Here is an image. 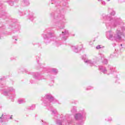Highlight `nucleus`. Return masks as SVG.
I'll return each instance as SVG.
<instances>
[{
    "mask_svg": "<svg viewBox=\"0 0 125 125\" xmlns=\"http://www.w3.org/2000/svg\"><path fill=\"white\" fill-rule=\"evenodd\" d=\"M121 46H123V44H121Z\"/></svg>",
    "mask_w": 125,
    "mask_h": 125,
    "instance_id": "c9c22d12",
    "label": "nucleus"
},
{
    "mask_svg": "<svg viewBox=\"0 0 125 125\" xmlns=\"http://www.w3.org/2000/svg\"><path fill=\"white\" fill-rule=\"evenodd\" d=\"M104 19H107V21L105 22V25L107 29H113L117 26H119L116 32V34L114 36V32L111 31H107L106 36L107 39L110 41H121L122 36H125V24L121 19H113L110 16L103 15Z\"/></svg>",
    "mask_w": 125,
    "mask_h": 125,
    "instance_id": "f257e3e1",
    "label": "nucleus"
},
{
    "mask_svg": "<svg viewBox=\"0 0 125 125\" xmlns=\"http://www.w3.org/2000/svg\"><path fill=\"white\" fill-rule=\"evenodd\" d=\"M99 0V1L100 0Z\"/></svg>",
    "mask_w": 125,
    "mask_h": 125,
    "instance_id": "37998d69",
    "label": "nucleus"
},
{
    "mask_svg": "<svg viewBox=\"0 0 125 125\" xmlns=\"http://www.w3.org/2000/svg\"><path fill=\"white\" fill-rule=\"evenodd\" d=\"M105 121H106V122H112V118L109 117L108 118L105 119Z\"/></svg>",
    "mask_w": 125,
    "mask_h": 125,
    "instance_id": "4be33fe9",
    "label": "nucleus"
},
{
    "mask_svg": "<svg viewBox=\"0 0 125 125\" xmlns=\"http://www.w3.org/2000/svg\"><path fill=\"white\" fill-rule=\"evenodd\" d=\"M102 4H103V5H106V2L102 0Z\"/></svg>",
    "mask_w": 125,
    "mask_h": 125,
    "instance_id": "393cba45",
    "label": "nucleus"
},
{
    "mask_svg": "<svg viewBox=\"0 0 125 125\" xmlns=\"http://www.w3.org/2000/svg\"><path fill=\"white\" fill-rule=\"evenodd\" d=\"M103 64H108V60L106 59H104L103 61Z\"/></svg>",
    "mask_w": 125,
    "mask_h": 125,
    "instance_id": "5701e85b",
    "label": "nucleus"
},
{
    "mask_svg": "<svg viewBox=\"0 0 125 125\" xmlns=\"http://www.w3.org/2000/svg\"><path fill=\"white\" fill-rule=\"evenodd\" d=\"M99 70L103 74H106V75H111V74L117 75V74H119V72L117 71L116 67H114L111 65H108V70L104 66L100 65L99 66Z\"/></svg>",
    "mask_w": 125,
    "mask_h": 125,
    "instance_id": "39448f33",
    "label": "nucleus"
},
{
    "mask_svg": "<svg viewBox=\"0 0 125 125\" xmlns=\"http://www.w3.org/2000/svg\"><path fill=\"white\" fill-rule=\"evenodd\" d=\"M51 16H54L53 25L58 26L59 29H64L65 28V17L64 15L60 14L57 15V14L52 13Z\"/></svg>",
    "mask_w": 125,
    "mask_h": 125,
    "instance_id": "f03ea898",
    "label": "nucleus"
},
{
    "mask_svg": "<svg viewBox=\"0 0 125 125\" xmlns=\"http://www.w3.org/2000/svg\"><path fill=\"white\" fill-rule=\"evenodd\" d=\"M28 110H34L36 109V105L33 104L31 106L28 107Z\"/></svg>",
    "mask_w": 125,
    "mask_h": 125,
    "instance_id": "6ab92c4d",
    "label": "nucleus"
},
{
    "mask_svg": "<svg viewBox=\"0 0 125 125\" xmlns=\"http://www.w3.org/2000/svg\"><path fill=\"white\" fill-rule=\"evenodd\" d=\"M65 123V125H67L66 123H67V125H70V124H71V121H69V120L67 121V120H64L62 122L60 120H58L56 122L57 125H63V124H64Z\"/></svg>",
    "mask_w": 125,
    "mask_h": 125,
    "instance_id": "4468645a",
    "label": "nucleus"
},
{
    "mask_svg": "<svg viewBox=\"0 0 125 125\" xmlns=\"http://www.w3.org/2000/svg\"><path fill=\"white\" fill-rule=\"evenodd\" d=\"M82 48H83V45H77L71 46V49L73 50V51L76 52V53H78L79 51L82 50Z\"/></svg>",
    "mask_w": 125,
    "mask_h": 125,
    "instance_id": "9d476101",
    "label": "nucleus"
},
{
    "mask_svg": "<svg viewBox=\"0 0 125 125\" xmlns=\"http://www.w3.org/2000/svg\"><path fill=\"white\" fill-rule=\"evenodd\" d=\"M15 41H17V39H15Z\"/></svg>",
    "mask_w": 125,
    "mask_h": 125,
    "instance_id": "58836bf2",
    "label": "nucleus"
},
{
    "mask_svg": "<svg viewBox=\"0 0 125 125\" xmlns=\"http://www.w3.org/2000/svg\"><path fill=\"white\" fill-rule=\"evenodd\" d=\"M14 2L11 1V2L10 3V5H11V6H12L14 5Z\"/></svg>",
    "mask_w": 125,
    "mask_h": 125,
    "instance_id": "bb28decb",
    "label": "nucleus"
},
{
    "mask_svg": "<svg viewBox=\"0 0 125 125\" xmlns=\"http://www.w3.org/2000/svg\"><path fill=\"white\" fill-rule=\"evenodd\" d=\"M113 46H115L116 45V44L114 43L113 44Z\"/></svg>",
    "mask_w": 125,
    "mask_h": 125,
    "instance_id": "473e14b6",
    "label": "nucleus"
},
{
    "mask_svg": "<svg viewBox=\"0 0 125 125\" xmlns=\"http://www.w3.org/2000/svg\"><path fill=\"white\" fill-rule=\"evenodd\" d=\"M9 119H12V117L11 116L10 118L9 117Z\"/></svg>",
    "mask_w": 125,
    "mask_h": 125,
    "instance_id": "2f4dec72",
    "label": "nucleus"
},
{
    "mask_svg": "<svg viewBox=\"0 0 125 125\" xmlns=\"http://www.w3.org/2000/svg\"><path fill=\"white\" fill-rule=\"evenodd\" d=\"M23 14V13H22V12H20V15H21V16H22V14Z\"/></svg>",
    "mask_w": 125,
    "mask_h": 125,
    "instance_id": "7c9ffc66",
    "label": "nucleus"
},
{
    "mask_svg": "<svg viewBox=\"0 0 125 125\" xmlns=\"http://www.w3.org/2000/svg\"><path fill=\"white\" fill-rule=\"evenodd\" d=\"M93 89V87L89 86L87 88H86V90H90V89Z\"/></svg>",
    "mask_w": 125,
    "mask_h": 125,
    "instance_id": "b1692460",
    "label": "nucleus"
},
{
    "mask_svg": "<svg viewBox=\"0 0 125 125\" xmlns=\"http://www.w3.org/2000/svg\"><path fill=\"white\" fill-rule=\"evenodd\" d=\"M62 33L60 35V38H61L62 41H66L69 36V31L66 29H64Z\"/></svg>",
    "mask_w": 125,
    "mask_h": 125,
    "instance_id": "1a4fd4ad",
    "label": "nucleus"
},
{
    "mask_svg": "<svg viewBox=\"0 0 125 125\" xmlns=\"http://www.w3.org/2000/svg\"><path fill=\"white\" fill-rule=\"evenodd\" d=\"M107 1H110V0H106Z\"/></svg>",
    "mask_w": 125,
    "mask_h": 125,
    "instance_id": "e433bc0d",
    "label": "nucleus"
},
{
    "mask_svg": "<svg viewBox=\"0 0 125 125\" xmlns=\"http://www.w3.org/2000/svg\"><path fill=\"white\" fill-rule=\"evenodd\" d=\"M73 36H75V34H74Z\"/></svg>",
    "mask_w": 125,
    "mask_h": 125,
    "instance_id": "79ce46f5",
    "label": "nucleus"
},
{
    "mask_svg": "<svg viewBox=\"0 0 125 125\" xmlns=\"http://www.w3.org/2000/svg\"><path fill=\"white\" fill-rule=\"evenodd\" d=\"M46 106L47 107L49 111H51V112H52V115H56V114H57V110L53 108L52 106L47 105Z\"/></svg>",
    "mask_w": 125,
    "mask_h": 125,
    "instance_id": "ddd939ff",
    "label": "nucleus"
},
{
    "mask_svg": "<svg viewBox=\"0 0 125 125\" xmlns=\"http://www.w3.org/2000/svg\"><path fill=\"white\" fill-rule=\"evenodd\" d=\"M116 14V12H115V11H112V12H111V13H110V15H105V14H103V18H104V20H106V23H107V22H108V19H104V17L103 16L104 15H105V16H110V17H111V18H113V19H121V18H113V17H112V16H111V15H112V16H114V15H115Z\"/></svg>",
    "mask_w": 125,
    "mask_h": 125,
    "instance_id": "9b49d317",
    "label": "nucleus"
},
{
    "mask_svg": "<svg viewBox=\"0 0 125 125\" xmlns=\"http://www.w3.org/2000/svg\"><path fill=\"white\" fill-rule=\"evenodd\" d=\"M37 62L39 63V61L38 60V58H37Z\"/></svg>",
    "mask_w": 125,
    "mask_h": 125,
    "instance_id": "72a5a7b5",
    "label": "nucleus"
},
{
    "mask_svg": "<svg viewBox=\"0 0 125 125\" xmlns=\"http://www.w3.org/2000/svg\"><path fill=\"white\" fill-rule=\"evenodd\" d=\"M30 83H34V81H33V80H30Z\"/></svg>",
    "mask_w": 125,
    "mask_h": 125,
    "instance_id": "c85d7f7f",
    "label": "nucleus"
},
{
    "mask_svg": "<svg viewBox=\"0 0 125 125\" xmlns=\"http://www.w3.org/2000/svg\"><path fill=\"white\" fill-rule=\"evenodd\" d=\"M33 75L34 76V79H36V80H42V76H41V74L39 73H33Z\"/></svg>",
    "mask_w": 125,
    "mask_h": 125,
    "instance_id": "2eb2a0df",
    "label": "nucleus"
},
{
    "mask_svg": "<svg viewBox=\"0 0 125 125\" xmlns=\"http://www.w3.org/2000/svg\"><path fill=\"white\" fill-rule=\"evenodd\" d=\"M109 10H112V9H109Z\"/></svg>",
    "mask_w": 125,
    "mask_h": 125,
    "instance_id": "ea45409f",
    "label": "nucleus"
},
{
    "mask_svg": "<svg viewBox=\"0 0 125 125\" xmlns=\"http://www.w3.org/2000/svg\"><path fill=\"white\" fill-rule=\"evenodd\" d=\"M18 102L19 104H23V103H25V102H26V101L24 99H20Z\"/></svg>",
    "mask_w": 125,
    "mask_h": 125,
    "instance_id": "a211bd4d",
    "label": "nucleus"
},
{
    "mask_svg": "<svg viewBox=\"0 0 125 125\" xmlns=\"http://www.w3.org/2000/svg\"><path fill=\"white\" fill-rule=\"evenodd\" d=\"M0 122L3 123V122H6L9 119V115H6L5 114H2L1 117H0Z\"/></svg>",
    "mask_w": 125,
    "mask_h": 125,
    "instance_id": "f8f14e48",
    "label": "nucleus"
},
{
    "mask_svg": "<svg viewBox=\"0 0 125 125\" xmlns=\"http://www.w3.org/2000/svg\"><path fill=\"white\" fill-rule=\"evenodd\" d=\"M13 39L14 40V39H15V37H13Z\"/></svg>",
    "mask_w": 125,
    "mask_h": 125,
    "instance_id": "f704fd0d",
    "label": "nucleus"
},
{
    "mask_svg": "<svg viewBox=\"0 0 125 125\" xmlns=\"http://www.w3.org/2000/svg\"><path fill=\"white\" fill-rule=\"evenodd\" d=\"M38 59H40V57H38Z\"/></svg>",
    "mask_w": 125,
    "mask_h": 125,
    "instance_id": "4c0bfd02",
    "label": "nucleus"
},
{
    "mask_svg": "<svg viewBox=\"0 0 125 125\" xmlns=\"http://www.w3.org/2000/svg\"><path fill=\"white\" fill-rule=\"evenodd\" d=\"M52 71L53 72L54 74H57V73H58V70L56 68H53Z\"/></svg>",
    "mask_w": 125,
    "mask_h": 125,
    "instance_id": "412c9836",
    "label": "nucleus"
},
{
    "mask_svg": "<svg viewBox=\"0 0 125 125\" xmlns=\"http://www.w3.org/2000/svg\"><path fill=\"white\" fill-rule=\"evenodd\" d=\"M56 44L57 46H59V44H58V43H56Z\"/></svg>",
    "mask_w": 125,
    "mask_h": 125,
    "instance_id": "c756f323",
    "label": "nucleus"
},
{
    "mask_svg": "<svg viewBox=\"0 0 125 125\" xmlns=\"http://www.w3.org/2000/svg\"><path fill=\"white\" fill-rule=\"evenodd\" d=\"M42 37L43 38L45 43H48V42H49V40H50L51 38L54 37V34L51 33L50 30L47 29L44 31Z\"/></svg>",
    "mask_w": 125,
    "mask_h": 125,
    "instance_id": "423d86ee",
    "label": "nucleus"
},
{
    "mask_svg": "<svg viewBox=\"0 0 125 125\" xmlns=\"http://www.w3.org/2000/svg\"><path fill=\"white\" fill-rule=\"evenodd\" d=\"M52 0V1H53V0Z\"/></svg>",
    "mask_w": 125,
    "mask_h": 125,
    "instance_id": "a19ab883",
    "label": "nucleus"
},
{
    "mask_svg": "<svg viewBox=\"0 0 125 125\" xmlns=\"http://www.w3.org/2000/svg\"><path fill=\"white\" fill-rule=\"evenodd\" d=\"M29 20H31V21H33L35 18H36V16H35V15H34V13H30L29 15Z\"/></svg>",
    "mask_w": 125,
    "mask_h": 125,
    "instance_id": "dca6fc26",
    "label": "nucleus"
},
{
    "mask_svg": "<svg viewBox=\"0 0 125 125\" xmlns=\"http://www.w3.org/2000/svg\"><path fill=\"white\" fill-rule=\"evenodd\" d=\"M85 57H86V56L83 55L82 57L83 60H84V62L85 63H86L87 64H88L91 67H92V66H94V65L96 64V61H92L90 60L85 59Z\"/></svg>",
    "mask_w": 125,
    "mask_h": 125,
    "instance_id": "6e6552de",
    "label": "nucleus"
},
{
    "mask_svg": "<svg viewBox=\"0 0 125 125\" xmlns=\"http://www.w3.org/2000/svg\"><path fill=\"white\" fill-rule=\"evenodd\" d=\"M100 58H102V57H103V56H104V55L103 54H100Z\"/></svg>",
    "mask_w": 125,
    "mask_h": 125,
    "instance_id": "cd10ccee",
    "label": "nucleus"
},
{
    "mask_svg": "<svg viewBox=\"0 0 125 125\" xmlns=\"http://www.w3.org/2000/svg\"><path fill=\"white\" fill-rule=\"evenodd\" d=\"M85 116H86V113L84 110H82L80 111V113L76 114L74 116V118L75 120L79 121V120L85 119Z\"/></svg>",
    "mask_w": 125,
    "mask_h": 125,
    "instance_id": "0eeeda50",
    "label": "nucleus"
},
{
    "mask_svg": "<svg viewBox=\"0 0 125 125\" xmlns=\"http://www.w3.org/2000/svg\"><path fill=\"white\" fill-rule=\"evenodd\" d=\"M71 112L72 113H76L77 112V107L73 106L71 109Z\"/></svg>",
    "mask_w": 125,
    "mask_h": 125,
    "instance_id": "aec40b11",
    "label": "nucleus"
},
{
    "mask_svg": "<svg viewBox=\"0 0 125 125\" xmlns=\"http://www.w3.org/2000/svg\"><path fill=\"white\" fill-rule=\"evenodd\" d=\"M60 104L59 100L54 98L50 94H47L45 95L42 105L43 106H52V104Z\"/></svg>",
    "mask_w": 125,
    "mask_h": 125,
    "instance_id": "7ed1b4c3",
    "label": "nucleus"
},
{
    "mask_svg": "<svg viewBox=\"0 0 125 125\" xmlns=\"http://www.w3.org/2000/svg\"><path fill=\"white\" fill-rule=\"evenodd\" d=\"M29 4H30V3L28 0H23L22 2V6H28Z\"/></svg>",
    "mask_w": 125,
    "mask_h": 125,
    "instance_id": "f3484780",
    "label": "nucleus"
},
{
    "mask_svg": "<svg viewBox=\"0 0 125 125\" xmlns=\"http://www.w3.org/2000/svg\"><path fill=\"white\" fill-rule=\"evenodd\" d=\"M0 91H1L5 96H9L10 99H12V98H14L15 97L14 95H12L10 93V92H15V89H14L12 87L8 88L5 86V84L0 83Z\"/></svg>",
    "mask_w": 125,
    "mask_h": 125,
    "instance_id": "20e7f679",
    "label": "nucleus"
},
{
    "mask_svg": "<svg viewBox=\"0 0 125 125\" xmlns=\"http://www.w3.org/2000/svg\"><path fill=\"white\" fill-rule=\"evenodd\" d=\"M96 48H97V49H100V48H101V46L98 45V46H97Z\"/></svg>",
    "mask_w": 125,
    "mask_h": 125,
    "instance_id": "a878e982",
    "label": "nucleus"
}]
</instances>
